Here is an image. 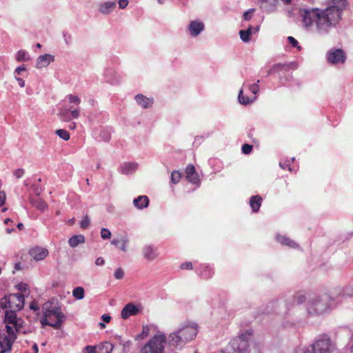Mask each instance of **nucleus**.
Instances as JSON below:
<instances>
[{
	"mask_svg": "<svg viewBox=\"0 0 353 353\" xmlns=\"http://www.w3.org/2000/svg\"><path fill=\"white\" fill-rule=\"evenodd\" d=\"M307 310L310 314H322L329 308L330 298L324 295H318L310 293L307 295Z\"/></svg>",
	"mask_w": 353,
	"mask_h": 353,
	"instance_id": "obj_4",
	"label": "nucleus"
},
{
	"mask_svg": "<svg viewBox=\"0 0 353 353\" xmlns=\"http://www.w3.org/2000/svg\"><path fill=\"white\" fill-rule=\"evenodd\" d=\"M85 241V237L82 234L74 235L68 240V243L70 247L75 248L79 244L83 243Z\"/></svg>",
	"mask_w": 353,
	"mask_h": 353,
	"instance_id": "obj_23",
	"label": "nucleus"
},
{
	"mask_svg": "<svg viewBox=\"0 0 353 353\" xmlns=\"http://www.w3.org/2000/svg\"><path fill=\"white\" fill-rule=\"evenodd\" d=\"M165 335H155L141 349V353H163Z\"/></svg>",
	"mask_w": 353,
	"mask_h": 353,
	"instance_id": "obj_6",
	"label": "nucleus"
},
{
	"mask_svg": "<svg viewBox=\"0 0 353 353\" xmlns=\"http://www.w3.org/2000/svg\"><path fill=\"white\" fill-rule=\"evenodd\" d=\"M3 181L0 179V199H6L7 194L5 190H3Z\"/></svg>",
	"mask_w": 353,
	"mask_h": 353,
	"instance_id": "obj_44",
	"label": "nucleus"
},
{
	"mask_svg": "<svg viewBox=\"0 0 353 353\" xmlns=\"http://www.w3.org/2000/svg\"><path fill=\"white\" fill-rule=\"evenodd\" d=\"M30 308L34 311H37L38 310V306L37 305L36 303H32L30 304Z\"/></svg>",
	"mask_w": 353,
	"mask_h": 353,
	"instance_id": "obj_57",
	"label": "nucleus"
},
{
	"mask_svg": "<svg viewBox=\"0 0 353 353\" xmlns=\"http://www.w3.org/2000/svg\"><path fill=\"white\" fill-rule=\"evenodd\" d=\"M43 309V317L41 319V323L51 326L56 330L60 329L65 319L61 309L57 306H52L48 303L44 304Z\"/></svg>",
	"mask_w": 353,
	"mask_h": 353,
	"instance_id": "obj_3",
	"label": "nucleus"
},
{
	"mask_svg": "<svg viewBox=\"0 0 353 353\" xmlns=\"http://www.w3.org/2000/svg\"><path fill=\"white\" fill-rule=\"evenodd\" d=\"M102 319H103L104 322L109 323L110 321V320H111V316H109V315H107V314H103L102 316Z\"/></svg>",
	"mask_w": 353,
	"mask_h": 353,
	"instance_id": "obj_56",
	"label": "nucleus"
},
{
	"mask_svg": "<svg viewBox=\"0 0 353 353\" xmlns=\"http://www.w3.org/2000/svg\"><path fill=\"white\" fill-rule=\"evenodd\" d=\"M250 199H261V198L260 196H259L258 195H255V196H252L250 197Z\"/></svg>",
	"mask_w": 353,
	"mask_h": 353,
	"instance_id": "obj_63",
	"label": "nucleus"
},
{
	"mask_svg": "<svg viewBox=\"0 0 353 353\" xmlns=\"http://www.w3.org/2000/svg\"><path fill=\"white\" fill-rule=\"evenodd\" d=\"M288 41L293 47H296L298 46V41L292 37H288Z\"/></svg>",
	"mask_w": 353,
	"mask_h": 353,
	"instance_id": "obj_50",
	"label": "nucleus"
},
{
	"mask_svg": "<svg viewBox=\"0 0 353 353\" xmlns=\"http://www.w3.org/2000/svg\"><path fill=\"white\" fill-rule=\"evenodd\" d=\"M55 133L61 139H63L65 141H68V140L70 139V133L67 130H65L64 129L57 130Z\"/></svg>",
	"mask_w": 353,
	"mask_h": 353,
	"instance_id": "obj_32",
	"label": "nucleus"
},
{
	"mask_svg": "<svg viewBox=\"0 0 353 353\" xmlns=\"http://www.w3.org/2000/svg\"><path fill=\"white\" fill-rule=\"evenodd\" d=\"M29 253L34 260L41 261L48 255V250L43 248L35 247L32 248Z\"/></svg>",
	"mask_w": 353,
	"mask_h": 353,
	"instance_id": "obj_16",
	"label": "nucleus"
},
{
	"mask_svg": "<svg viewBox=\"0 0 353 353\" xmlns=\"http://www.w3.org/2000/svg\"><path fill=\"white\" fill-rule=\"evenodd\" d=\"M252 145L249 144H244L241 148L242 152L245 154H248L252 152Z\"/></svg>",
	"mask_w": 353,
	"mask_h": 353,
	"instance_id": "obj_41",
	"label": "nucleus"
},
{
	"mask_svg": "<svg viewBox=\"0 0 353 353\" xmlns=\"http://www.w3.org/2000/svg\"><path fill=\"white\" fill-rule=\"evenodd\" d=\"M180 268L183 270H192L193 268L192 263L191 262H185L180 265Z\"/></svg>",
	"mask_w": 353,
	"mask_h": 353,
	"instance_id": "obj_47",
	"label": "nucleus"
},
{
	"mask_svg": "<svg viewBox=\"0 0 353 353\" xmlns=\"http://www.w3.org/2000/svg\"><path fill=\"white\" fill-rule=\"evenodd\" d=\"M139 312V309L133 303H130L125 305L121 312V318L127 319L130 316L136 315Z\"/></svg>",
	"mask_w": 353,
	"mask_h": 353,
	"instance_id": "obj_17",
	"label": "nucleus"
},
{
	"mask_svg": "<svg viewBox=\"0 0 353 353\" xmlns=\"http://www.w3.org/2000/svg\"><path fill=\"white\" fill-rule=\"evenodd\" d=\"M70 129L71 130H74L76 128V123H72L70 126H69Z\"/></svg>",
	"mask_w": 353,
	"mask_h": 353,
	"instance_id": "obj_59",
	"label": "nucleus"
},
{
	"mask_svg": "<svg viewBox=\"0 0 353 353\" xmlns=\"http://www.w3.org/2000/svg\"><path fill=\"white\" fill-rule=\"evenodd\" d=\"M33 350H34V353H38L39 349L37 344H34L33 345Z\"/></svg>",
	"mask_w": 353,
	"mask_h": 353,
	"instance_id": "obj_58",
	"label": "nucleus"
},
{
	"mask_svg": "<svg viewBox=\"0 0 353 353\" xmlns=\"http://www.w3.org/2000/svg\"><path fill=\"white\" fill-rule=\"evenodd\" d=\"M72 294L74 298L81 300L84 297V289L82 287H77L73 290Z\"/></svg>",
	"mask_w": 353,
	"mask_h": 353,
	"instance_id": "obj_31",
	"label": "nucleus"
},
{
	"mask_svg": "<svg viewBox=\"0 0 353 353\" xmlns=\"http://www.w3.org/2000/svg\"><path fill=\"white\" fill-rule=\"evenodd\" d=\"M84 349L86 353H96V346L87 345Z\"/></svg>",
	"mask_w": 353,
	"mask_h": 353,
	"instance_id": "obj_49",
	"label": "nucleus"
},
{
	"mask_svg": "<svg viewBox=\"0 0 353 353\" xmlns=\"http://www.w3.org/2000/svg\"><path fill=\"white\" fill-rule=\"evenodd\" d=\"M65 99L68 101L70 104H74V105L79 107V104L81 103V99L76 95L73 94H68L65 97Z\"/></svg>",
	"mask_w": 353,
	"mask_h": 353,
	"instance_id": "obj_29",
	"label": "nucleus"
},
{
	"mask_svg": "<svg viewBox=\"0 0 353 353\" xmlns=\"http://www.w3.org/2000/svg\"><path fill=\"white\" fill-rule=\"evenodd\" d=\"M292 353H312V350L305 347H298Z\"/></svg>",
	"mask_w": 353,
	"mask_h": 353,
	"instance_id": "obj_45",
	"label": "nucleus"
},
{
	"mask_svg": "<svg viewBox=\"0 0 353 353\" xmlns=\"http://www.w3.org/2000/svg\"><path fill=\"white\" fill-rule=\"evenodd\" d=\"M17 228H18L19 230H21L23 229L24 227H23V223H18Z\"/></svg>",
	"mask_w": 353,
	"mask_h": 353,
	"instance_id": "obj_60",
	"label": "nucleus"
},
{
	"mask_svg": "<svg viewBox=\"0 0 353 353\" xmlns=\"http://www.w3.org/2000/svg\"><path fill=\"white\" fill-rule=\"evenodd\" d=\"M238 99L241 104L248 105L252 103L256 100V97H254L253 99L249 98L243 94V89H241L239 92Z\"/></svg>",
	"mask_w": 353,
	"mask_h": 353,
	"instance_id": "obj_25",
	"label": "nucleus"
},
{
	"mask_svg": "<svg viewBox=\"0 0 353 353\" xmlns=\"http://www.w3.org/2000/svg\"><path fill=\"white\" fill-rule=\"evenodd\" d=\"M24 302V296L21 294H10L0 299V306L2 309L8 308L9 310L19 311L23 307Z\"/></svg>",
	"mask_w": 353,
	"mask_h": 353,
	"instance_id": "obj_5",
	"label": "nucleus"
},
{
	"mask_svg": "<svg viewBox=\"0 0 353 353\" xmlns=\"http://www.w3.org/2000/svg\"><path fill=\"white\" fill-rule=\"evenodd\" d=\"M104 263H105V261L102 257H98L95 261V263L97 265H102L104 264Z\"/></svg>",
	"mask_w": 353,
	"mask_h": 353,
	"instance_id": "obj_54",
	"label": "nucleus"
},
{
	"mask_svg": "<svg viewBox=\"0 0 353 353\" xmlns=\"http://www.w3.org/2000/svg\"><path fill=\"white\" fill-rule=\"evenodd\" d=\"M101 236L103 239H108L111 237V232L106 228H102L101 230Z\"/></svg>",
	"mask_w": 353,
	"mask_h": 353,
	"instance_id": "obj_38",
	"label": "nucleus"
},
{
	"mask_svg": "<svg viewBox=\"0 0 353 353\" xmlns=\"http://www.w3.org/2000/svg\"><path fill=\"white\" fill-rule=\"evenodd\" d=\"M90 225V220L88 216H85L81 221L80 225L82 229H87Z\"/></svg>",
	"mask_w": 353,
	"mask_h": 353,
	"instance_id": "obj_40",
	"label": "nucleus"
},
{
	"mask_svg": "<svg viewBox=\"0 0 353 353\" xmlns=\"http://www.w3.org/2000/svg\"><path fill=\"white\" fill-rule=\"evenodd\" d=\"M334 345L327 335H323L315 340L312 346V353H332Z\"/></svg>",
	"mask_w": 353,
	"mask_h": 353,
	"instance_id": "obj_8",
	"label": "nucleus"
},
{
	"mask_svg": "<svg viewBox=\"0 0 353 353\" xmlns=\"http://www.w3.org/2000/svg\"><path fill=\"white\" fill-rule=\"evenodd\" d=\"M81 110L79 107L72 108V106L64 107L59 110V118L65 122H69L73 119H77L80 117Z\"/></svg>",
	"mask_w": 353,
	"mask_h": 353,
	"instance_id": "obj_10",
	"label": "nucleus"
},
{
	"mask_svg": "<svg viewBox=\"0 0 353 353\" xmlns=\"http://www.w3.org/2000/svg\"><path fill=\"white\" fill-rule=\"evenodd\" d=\"M137 199H148V198L145 195H141V196H139Z\"/></svg>",
	"mask_w": 353,
	"mask_h": 353,
	"instance_id": "obj_62",
	"label": "nucleus"
},
{
	"mask_svg": "<svg viewBox=\"0 0 353 353\" xmlns=\"http://www.w3.org/2000/svg\"><path fill=\"white\" fill-rule=\"evenodd\" d=\"M326 59L330 64H343L346 60V54L341 49H332L327 52Z\"/></svg>",
	"mask_w": 353,
	"mask_h": 353,
	"instance_id": "obj_11",
	"label": "nucleus"
},
{
	"mask_svg": "<svg viewBox=\"0 0 353 353\" xmlns=\"http://www.w3.org/2000/svg\"><path fill=\"white\" fill-rule=\"evenodd\" d=\"M275 1H276V0H274ZM285 4H289L291 3V1L292 0H281Z\"/></svg>",
	"mask_w": 353,
	"mask_h": 353,
	"instance_id": "obj_61",
	"label": "nucleus"
},
{
	"mask_svg": "<svg viewBox=\"0 0 353 353\" xmlns=\"http://www.w3.org/2000/svg\"><path fill=\"white\" fill-rule=\"evenodd\" d=\"M111 243L115 246H119L121 243V239L119 240V239H113L112 241H111Z\"/></svg>",
	"mask_w": 353,
	"mask_h": 353,
	"instance_id": "obj_55",
	"label": "nucleus"
},
{
	"mask_svg": "<svg viewBox=\"0 0 353 353\" xmlns=\"http://www.w3.org/2000/svg\"><path fill=\"white\" fill-rule=\"evenodd\" d=\"M276 240L281 244L288 245L291 248H295L297 246V244L294 241L285 236L277 235Z\"/></svg>",
	"mask_w": 353,
	"mask_h": 353,
	"instance_id": "obj_24",
	"label": "nucleus"
},
{
	"mask_svg": "<svg viewBox=\"0 0 353 353\" xmlns=\"http://www.w3.org/2000/svg\"><path fill=\"white\" fill-rule=\"evenodd\" d=\"M181 178V174L179 171H173L171 173V182L174 184H176L179 182Z\"/></svg>",
	"mask_w": 353,
	"mask_h": 353,
	"instance_id": "obj_35",
	"label": "nucleus"
},
{
	"mask_svg": "<svg viewBox=\"0 0 353 353\" xmlns=\"http://www.w3.org/2000/svg\"><path fill=\"white\" fill-rule=\"evenodd\" d=\"M15 59L17 61H28L30 57L28 52L23 50H19L15 55Z\"/></svg>",
	"mask_w": 353,
	"mask_h": 353,
	"instance_id": "obj_26",
	"label": "nucleus"
},
{
	"mask_svg": "<svg viewBox=\"0 0 353 353\" xmlns=\"http://www.w3.org/2000/svg\"><path fill=\"white\" fill-rule=\"evenodd\" d=\"M346 6V0H331L325 9L305 10L302 14L303 23L307 28L314 26L319 34L327 35L341 20Z\"/></svg>",
	"mask_w": 353,
	"mask_h": 353,
	"instance_id": "obj_1",
	"label": "nucleus"
},
{
	"mask_svg": "<svg viewBox=\"0 0 353 353\" xmlns=\"http://www.w3.org/2000/svg\"><path fill=\"white\" fill-rule=\"evenodd\" d=\"M12 174L17 179H19L24 175L25 170L23 168H18L13 170Z\"/></svg>",
	"mask_w": 353,
	"mask_h": 353,
	"instance_id": "obj_37",
	"label": "nucleus"
},
{
	"mask_svg": "<svg viewBox=\"0 0 353 353\" xmlns=\"http://www.w3.org/2000/svg\"><path fill=\"white\" fill-rule=\"evenodd\" d=\"M128 243V239H121V245H119L120 247V249L123 251V252H126L127 251V244Z\"/></svg>",
	"mask_w": 353,
	"mask_h": 353,
	"instance_id": "obj_46",
	"label": "nucleus"
},
{
	"mask_svg": "<svg viewBox=\"0 0 353 353\" xmlns=\"http://www.w3.org/2000/svg\"><path fill=\"white\" fill-rule=\"evenodd\" d=\"M26 69L24 66H19V67H17L15 70H14V73L16 74H21V72H23L25 71Z\"/></svg>",
	"mask_w": 353,
	"mask_h": 353,
	"instance_id": "obj_51",
	"label": "nucleus"
},
{
	"mask_svg": "<svg viewBox=\"0 0 353 353\" xmlns=\"http://www.w3.org/2000/svg\"><path fill=\"white\" fill-rule=\"evenodd\" d=\"M260 201L261 200H250V205L253 212H257L260 208L261 205Z\"/></svg>",
	"mask_w": 353,
	"mask_h": 353,
	"instance_id": "obj_36",
	"label": "nucleus"
},
{
	"mask_svg": "<svg viewBox=\"0 0 353 353\" xmlns=\"http://www.w3.org/2000/svg\"><path fill=\"white\" fill-rule=\"evenodd\" d=\"M259 80H258L256 83L250 85L249 87V90H250V92L255 95L259 92Z\"/></svg>",
	"mask_w": 353,
	"mask_h": 353,
	"instance_id": "obj_39",
	"label": "nucleus"
},
{
	"mask_svg": "<svg viewBox=\"0 0 353 353\" xmlns=\"http://www.w3.org/2000/svg\"><path fill=\"white\" fill-rule=\"evenodd\" d=\"M143 257L148 261H153L158 256L157 248L152 245H145L142 249Z\"/></svg>",
	"mask_w": 353,
	"mask_h": 353,
	"instance_id": "obj_19",
	"label": "nucleus"
},
{
	"mask_svg": "<svg viewBox=\"0 0 353 353\" xmlns=\"http://www.w3.org/2000/svg\"><path fill=\"white\" fill-rule=\"evenodd\" d=\"M63 37H64L65 42L67 44H69L70 43V41H71V36H70V34H68L67 32H64L63 33Z\"/></svg>",
	"mask_w": 353,
	"mask_h": 353,
	"instance_id": "obj_52",
	"label": "nucleus"
},
{
	"mask_svg": "<svg viewBox=\"0 0 353 353\" xmlns=\"http://www.w3.org/2000/svg\"><path fill=\"white\" fill-rule=\"evenodd\" d=\"M14 77H15V79L18 81L19 85L21 88H23L25 86V81L23 80L21 78H19L17 76H15Z\"/></svg>",
	"mask_w": 353,
	"mask_h": 353,
	"instance_id": "obj_53",
	"label": "nucleus"
},
{
	"mask_svg": "<svg viewBox=\"0 0 353 353\" xmlns=\"http://www.w3.org/2000/svg\"><path fill=\"white\" fill-rule=\"evenodd\" d=\"M114 277L117 279H122L124 276V272L121 268H117L114 272Z\"/></svg>",
	"mask_w": 353,
	"mask_h": 353,
	"instance_id": "obj_42",
	"label": "nucleus"
},
{
	"mask_svg": "<svg viewBox=\"0 0 353 353\" xmlns=\"http://www.w3.org/2000/svg\"><path fill=\"white\" fill-rule=\"evenodd\" d=\"M150 200H133L134 205L139 209L147 208L149 205Z\"/></svg>",
	"mask_w": 353,
	"mask_h": 353,
	"instance_id": "obj_33",
	"label": "nucleus"
},
{
	"mask_svg": "<svg viewBox=\"0 0 353 353\" xmlns=\"http://www.w3.org/2000/svg\"><path fill=\"white\" fill-rule=\"evenodd\" d=\"M6 200H0V206H3L5 204Z\"/></svg>",
	"mask_w": 353,
	"mask_h": 353,
	"instance_id": "obj_64",
	"label": "nucleus"
},
{
	"mask_svg": "<svg viewBox=\"0 0 353 353\" xmlns=\"http://www.w3.org/2000/svg\"><path fill=\"white\" fill-rule=\"evenodd\" d=\"M285 67V65L284 64H282V63L274 64L270 69V70L268 72V74L270 75V74H274V73H277L279 71L282 70Z\"/></svg>",
	"mask_w": 353,
	"mask_h": 353,
	"instance_id": "obj_34",
	"label": "nucleus"
},
{
	"mask_svg": "<svg viewBox=\"0 0 353 353\" xmlns=\"http://www.w3.org/2000/svg\"><path fill=\"white\" fill-rule=\"evenodd\" d=\"M7 334L0 336V345L2 353L10 352L12 350L13 343L17 339V333L14 330H6Z\"/></svg>",
	"mask_w": 353,
	"mask_h": 353,
	"instance_id": "obj_12",
	"label": "nucleus"
},
{
	"mask_svg": "<svg viewBox=\"0 0 353 353\" xmlns=\"http://www.w3.org/2000/svg\"><path fill=\"white\" fill-rule=\"evenodd\" d=\"M30 203L32 206L41 211H43L47 208L44 200H30Z\"/></svg>",
	"mask_w": 353,
	"mask_h": 353,
	"instance_id": "obj_28",
	"label": "nucleus"
},
{
	"mask_svg": "<svg viewBox=\"0 0 353 353\" xmlns=\"http://www.w3.org/2000/svg\"><path fill=\"white\" fill-rule=\"evenodd\" d=\"M254 11V9H250L248 10H247L246 12H244L243 14V19L245 20V21H248L251 19L252 17V14H253Z\"/></svg>",
	"mask_w": 353,
	"mask_h": 353,
	"instance_id": "obj_43",
	"label": "nucleus"
},
{
	"mask_svg": "<svg viewBox=\"0 0 353 353\" xmlns=\"http://www.w3.org/2000/svg\"><path fill=\"white\" fill-rule=\"evenodd\" d=\"M139 165L134 162H125L120 166V172L123 174L128 175L134 173L138 169Z\"/></svg>",
	"mask_w": 353,
	"mask_h": 353,
	"instance_id": "obj_18",
	"label": "nucleus"
},
{
	"mask_svg": "<svg viewBox=\"0 0 353 353\" xmlns=\"http://www.w3.org/2000/svg\"><path fill=\"white\" fill-rule=\"evenodd\" d=\"M4 322L6 330H14L16 332H21L23 327V319L17 317L14 310L6 311Z\"/></svg>",
	"mask_w": 353,
	"mask_h": 353,
	"instance_id": "obj_9",
	"label": "nucleus"
},
{
	"mask_svg": "<svg viewBox=\"0 0 353 353\" xmlns=\"http://www.w3.org/2000/svg\"><path fill=\"white\" fill-rule=\"evenodd\" d=\"M135 101L143 108H148L154 103L153 99L148 98L143 94H137L135 97Z\"/></svg>",
	"mask_w": 353,
	"mask_h": 353,
	"instance_id": "obj_21",
	"label": "nucleus"
},
{
	"mask_svg": "<svg viewBox=\"0 0 353 353\" xmlns=\"http://www.w3.org/2000/svg\"><path fill=\"white\" fill-rule=\"evenodd\" d=\"M252 32V27H250L248 30H241L239 32L240 37L244 42H248L250 41V36Z\"/></svg>",
	"mask_w": 353,
	"mask_h": 353,
	"instance_id": "obj_30",
	"label": "nucleus"
},
{
	"mask_svg": "<svg viewBox=\"0 0 353 353\" xmlns=\"http://www.w3.org/2000/svg\"><path fill=\"white\" fill-rule=\"evenodd\" d=\"M204 28L205 25L202 21L195 20L190 21L188 27V31L191 37H196L204 30Z\"/></svg>",
	"mask_w": 353,
	"mask_h": 353,
	"instance_id": "obj_14",
	"label": "nucleus"
},
{
	"mask_svg": "<svg viewBox=\"0 0 353 353\" xmlns=\"http://www.w3.org/2000/svg\"><path fill=\"white\" fill-rule=\"evenodd\" d=\"M55 60L54 55L50 54H44L39 56L36 60L35 67L37 69L47 68L51 63Z\"/></svg>",
	"mask_w": 353,
	"mask_h": 353,
	"instance_id": "obj_13",
	"label": "nucleus"
},
{
	"mask_svg": "<svg viewBox=\"0 0 353 353\" xmlns=\"http://www.w3.org/2000/svg\"><path fill=\"white\" fill-rule=\"evenodd\" d=\"M116 7V2L108 1L101 3L99 5V11L103 14H108L112 12Z\"/></svg>",
	"mask_w": 353,
	"mask_h": 353,
	"instance_id": "obj_20",
	"label": "nucleus"
},
{
	"mask_svg": "<svg viewBox=\"0 0 353 353\" xmlns=\"http://www.w3.org/2000/svg\"><path fill=\"white\" fill-rule=\"evenodd\" d=\"M199 332L198 324L192 321L185 322L176 332L169 335V345L179 347L194 339Z\"/></svg>",
	"mask_w": 353,
	"mask_h": 353,
	"instance_id": "obj_2",
	"label": "nucleus"
},
{
	"mask_svg": "<svg viewBox=\"0 0 353 353\" xmlns=\"http://www.w3.org/2000/svg\"><path fill=\"white\" fill-rule=\"evenodd\" d=\"M118 3L120 9H124L128 5V0H118Z\"/></svg>",
	"mask_w": 353,
	"mask_h": 353,
	"instance_id": "obj_48",
	"label": "nucleus"
},
{
	"mask_svg": "<svg viewBox=\"0 0 353 353\" xmlns=\"http://www.w3.org/2000/svg\"><path fill=\"white\" fill-rule=\"evenodd\" d=\"M186 179L188 181L194 185H199L200 179L192 165H189L185 169Z\"/></svg>",
	"mask_w": 353,
	"mask_h": 353,
	"instance_id": "obj_15",
	"label": "nucleus"
},
{
	"mask_svg": "<svg viewBox=\"0 0 353 353\" xmlns=\"http://www.w3.org/2000/svg\"><path fill=\"white\" fill-rule=\"evenodd\" d=\"M307 296L305 294L302 292L296 293L294 296V303L296 305L302 304L305 301Z\"/></svg>",
	"mask_w": 353,
	"mask_h": 353,
	"instance_id": "obj_27",
	"label": "nucleus"
},
{
	"mask_svg": "<svg viewBox=\"0 0 353 353\" xmlns=\"http://www.w3.org/2000/svg\"><path fill=\"white\" fill-rule=\"evenodd\" d=\"M249 346L245 334L232 339L226 346L223 353H243Z\"/></svg>",
	"mask_w": 353,
	"mask_h": 353,
	"instance_id": "obj_7",
	"label": "nucleus"
},
{
	"mask_svg": "<svg viewBox=\"0 0 353 353\" xmlns=\"http://www.w3.org/2000/svg\"><path fill=\"white\" fill-rule=\"evenodd\" d=\"M105 81L112 85H117L121 82V77L115 71L109 70L105 74Z\"/></svg>",
	"mask_w": 353,
	"mask_h": 353,
	"instance_id": "obj_22",
	"label": "nucleus"
}]
</instances>
